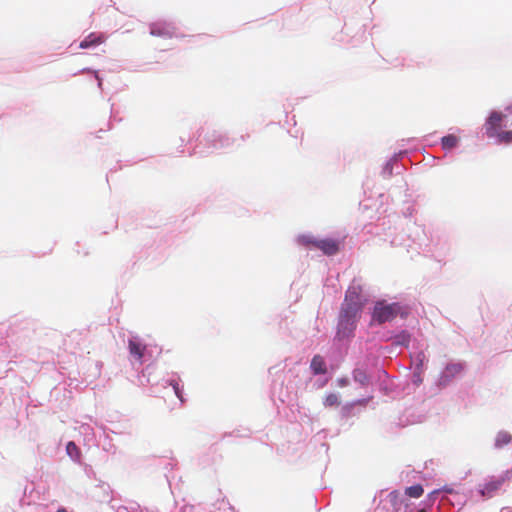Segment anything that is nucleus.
I'll use <instances>...</instances> for the list:
<instances>
[{"instance_id":"f8f14e48","label":"nucleus","mask_w":512,"mask_h":512,"mask_svg":"<svg viewBox=\"0 0 512 512\" xmlns=\"http://www.w3.org/2000/svg\"><path fill=\"white\" fill-rule=\"evenodd\" d=\"M458 142H459L458 137L453 134L444 136L441 139V145L444 150H450V149L456 147Z\"/></svg>"},{"instance_id":"9d476101","label":"nucleus","mask_w":512,"mask_h":512,"mask_svg":"<svg viewBox=\"0 0 512 512\" xmlns=\"http://www.w3.org/2000/svg\"><path fill=\"white\" fill-rule=\"evenodd\" d=\"M150 33L153 36H159V37H172V31L169 26L160 25V24H153L150 27Z\"/></svg>"},{"instance_id":"5701e85b","label":"nucleus","mask_w":512,"mask_h":512,"mask_svg":"<svg viewBox=\"0 0 512 512\" xmlns=\"http://www.w3.org/2000/svg\"><path fill=\"white\" fill-rule=\"evenodd\" d=\"M339 383H340L341 386H344V385H346L347 381L342 379V380L339 381Z\"/></svg>"},{"instance_id":"4be33fe9","label":"nucleus","mask_w":512,"mask_h":512,"mask_svg":"<svg viewBox=\"0 0 512 512\" xmlns=\"http://www.w3.org/2000/svg\"><path fill=\"white\" fill-rule=\"evenodd\" d=\"M418 358H419V360H420V363H422V362H423V359L425 358V355H424L423 353H420V354L418 355Z\"/></svg>"},{"instance_id":"0eeeda50","label":"nucleus","mask_w":512,"mask_h":512,"mask_svg":"<svg viewBox=\"0 0 512 512\" xmlns=\"http://www.w3.org/2000/svg\"><path fill=\"white\" fill-rule=\"evenodd\" d=\"M105 41V37L102 34L91 33L79 44L81 49H87L92 46H97Z\"/></svg>"},{"instance_id":"7ed1b4c3","label":"nucleus","mask_w":512,"mask_h":512,"mask_svg":"<svg viewBox=\"0 0 512 512\" xmlns=\"http://www.w3.org/2000/svg\"><path fill=\"white\" fill-rule=\"evenodd\" d=\"M511 475L512 471H505L501 475L490 477L479 490L480 494L487 498L493 497L495 493L501 489L504 483L510 479Z\"/></svg>"},{"instance_id":"6ab92c4d","label":"nucleus","mask_w":512,"mask_h":512,"mask_svg":"<svg viewBox=\"0 0 512 512\" xmlns=\"http://www.w3.org/2000/svg\"><path fill=\"white\" fill-rule=\"evenodd\" d=\"M496 137L499 143L509 144L512 142V131L500 132Z\"/></svg>"},{"instance_id":"f03ea898","label":"nucleus","mask_w":512,"mask_h":512,"mask_svg":"<svg viewBox=\"0 0 512 512\" xmlns=\"http://www.w3.org/2000/svg\"><path fill=\"white\" fill-rule=\"evenodd\" d=\"M401 312V306L398 303H386L378 301L375 303L372 312V321L377 324H383L394 320Z\"/></svg>"},{"instance_id":"393cba45","label":"nucleus","mask_w":512,"mask_h":512,"mask_svg":"<svg viewBox=\"0 0 512 512\" xmlns=\"http://www.w3.org/2000/svg\"><path fill=\"white\" fill-rule=\"evenodd\" d=\"M418 512H425L424 510H419Z\"/></svg>"},{"instance_id":"20e7f679","label":"nucleus","mask_w":512,"mask_h":512,"mask_svg":"<svg viewBox=\"0 0 512 512\" xmlns=\"http://www.w3.org/2000/svg\"><path fill=\"white\" fill-rule=\"evenodd\" d=\"M505 115L500 112H492L485 123V132L489 138L496 137L500 132L499 129L502 127L503 119Z\"/></svg>"},{"instance_id":"a211bd4d","label":"nucleus","mask_w":512,"mask_h":512,"mask_svg":"<svg viewBox=\"0 0 512 512\" xmlns=\"http://www.w3.org/2000/svg\"><path fill=\"white\" fill-rule=\"evenodd\" d=\"M324 405L326 407H332V406H336V405H339V398H338V395L335 394V393H330L328 394L325 399H324Z\"/></svg>"},{"instance_id":"aec40b11","label":"nucleus","mask_w":512,"mask_h":512,"mask_svg":"<svg viewBox=\"0 0 512 512\" xmlns=\"http://www.w3.org/2000/svg\"><path fill=\"white\" fill-rule=\"evenodd\" d=\"M171 385L173 387V390H174L176 396L179 398V400L181 402H184V399H183V396H182V392H181L180 387H179V383L176 382V381H172Z\"/></svg>"},{"instance_id":"1a4fd4ad","label":"nucleus","mask_w":512,"mask_h":512,"mask_svg":"<svg viewBox=\"0 0 512 512\" xmlns=\"http://www.w3.org/2000/svg\"><path fill=\"white\" fill-rule=\"evenodd\" d=\"M128 348H129L130 354L132 356H134L137 360L141 361V359L144 355L146 346L134 339H130L128 342Z\"/></svg>"},{"instance_id":"39448f33","label":"nucleus","mask_w":512,"mask_h":512,"mask_svg":"<svg viewBox=\"0 0 512 512\" xmlns=\"http://www.w3.org/2000/svg\"><path fill=\"white\" fill-rule=\"evenodd\" d=\"M357 321V318L340 314L337 335L341 338L350 337L356 328Z\"/></svg>"},{"instance_id":"f3484780","label":"nucleus","mask_w":512,"mask_h":512,"mask_svg":"<svg viewBox=\"0 0 512 512\" xmlns=\"http://www.w3.org/2000/svg\"><path fill=\"white\" fill-rule=\"evenodd\" d=\"M298 243L303 245V246H306V247H310V246H313L315 247V242H318L319 240L315 239L314 237L310 236V235H301L298 237L297 239Z\"/></svg>"},{"instance_id":"2eb2a0df","label":"nucleus","mask_w":512,"mask_h":512,"mask_svg":"<svg viewBox=\"0 0 512 512\" xmlns=\"http://www.w3.org/2000/svg\"><path fill=\"white\" fill-rule=\"evenodd\" d=\"M353 378L356 382L360 383L363 386L368 385L369 383V376L364 370L361 369L354 370Z\"/></svg>"},{"instance_id":"4468645a","label":"nucleus","mask_w":512,"mask_h":512,"mask_svg":"<svg viewBox=\"0 0 512 512\" xmlns=\"http://www.w3.org/2000/svg\"><path fill=\"white\" fill-rule=\"evenodd\" d=\"M424 489L422 485L416 484L405 489V494L411 498H419L423 495Z\"/></svg>"},{"instance_id":"f257e3e1","label":"nucleus","mask_w":512,"mask_h":512,"mask_svg":"<svg viewBox=\"0 0 512 512\" xmlns=\"http://www.w3.org/2000/svg\"><path fill=\"white\" fill-rule=\"evenodd\" d=\"M366 299L362 296V287L352 284L348 287L340 314L359 319Z\"/></svg>"},{"instance_id":"ddd939ff","label":"nucleus","mask_w":512,"mask_h":512,"mask_svg":"<svg viewBox=\"0 0 512 512\" xmlns=\"http://www.w3.org/2000/svg\"><path fill=\"white\" fill-rule=\"evenodd\" d=\"M511 440H512V436L510 433H508L506 431H501L496 436L495 445L497 447H503L504 445L509 444L511 442Z\"/></svg>"},{"instance_id":"412c9836","label":"nucleus","mask_w":512,"mask_h":512,"mask_svg":"<svg viewBox=\"0 0 512 512\" xmlns=\"http://www.w3.org/2000/svg\"><path fill=\"white\" fill-rule=\"evenodd\" d=\"M402 339H400V341H398V343H401V344H407L409 339H408V336L406 335H402L401 336Z\"/></svg>"},{"instance_id":"dca6fc26","label":"nucleus","mask_w":512,"mask_h":512,"mask_svg":"<svg viewBox=\"0 0 512 512\" xmlns=\"http://www.w3.org/2000/svg\"><path fill=\"white\" fill-rule=\"evenodd\" d=\"M67 454L74 460H78L80 458V450L78 446L73 442L70 441L67 443L66 446Z\"/></svg>"},{"instance_id":"6e6552de","label":"nucleus","mask_w":512,"mask_h":512,"mask_svg":"<svg viewBox=\"0 0 512 512\" xmlns=\"http://www.w3.org/2000/svg\"><path fill=\"white\" fill-rule=\"evenodd\" d=\"M314 375L325 374L327 372L326 363L322 356L315 355L310 364Z\"/></svg>"},{"instance_id":"423d86ee","label":"nucleus","mask_w":512,"mask_h":512,"mask_svg":"<svg viewBox=\"0 0 512 512\" xmlns=\"http://www.w3.org/2000/svg\"><path fill=\"white\" fill-rule=\"evenodd\" d=\"M315 248L321 250L325 255L332 256L339 252L340 244L334 239L327 238L315 242Z\"/></svg>"},{"instance_id":"b1692460","label":"nucleus","mask_w":512,"mask_h":512,"mask_svg":"<svg viewBox=\"0 0 512 512\" xmlns=\"http://www.w3.org/2000/svg\"><path fill=\"white\" fill-rule=\"evenodd\" d=\"M57 512H67V510L64 509V508H60V509L57 510Z\"/></svg>"},{"instance_id":"9b49d317","label":"nucleus","mask_w":512,"mask_h":512,"mask_svg":"<svg viewBox=\"0 0 512 512\" xmlns=\"http://www.w3.org/2000/svg\"><path fill=\"white\" fill-rule=\"evenodd\" d=\"M464 370V365L462 363H450L446 366L444 371L445 377H454L459 375Z\"/></svg>"}]
</instances>
